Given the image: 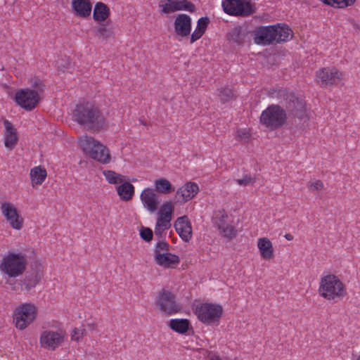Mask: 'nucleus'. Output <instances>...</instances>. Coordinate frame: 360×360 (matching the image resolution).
Returning a JSON list of instances; mask_svg holds the SVG:
<instances>
[{
    "instance_id": "obj_1",
    "label": "nucleus",
    "mask_w": 360,
    "mask_h": 360,
    "mask_svg": "<svg viewBox=\"0 0 360 360\" xmlns=\"http://www.w3.org/2000/svg\"><path fill=\"white\" fill-rule=\"evenodd\" d=\"M72 117L84 129L89 131L98 132L108 127L103 112L93 103L83 102L77 105L72 112Z\"/></svg>"
},
{
    "instance_id": "obj_2",
    "label": "nucleus",
    "mask_w": 360,
    "mask_h": 360,
    "mask_svg": "<svg viewBox=\"0 0 360 360\" xmlns=\"http://www.w3.org/2000/svg\"><path fill=\"white\" fill-rule=\"evenodd\" d=\"M271 96L276 98L285 106L289 116L297 118L300 122L306 123L309 120L305 101L288 91L286 89H272Z\"/></svg>"
},
{
    "instance_id": "obj_3",
    "label": "nucleus",
    "mask_w": 360,
    "mask_h": 360,
    "mask_svg": "<svg viewBox=\"0 0 360 360\" xmlns=\"http://www.w3.org/2000/svg\"><path fill=\"white\" fill-rule=\"evenodd\" d=\"M79 146L91 158L101 164H108L111 156L108 148L90 136L79 137Z\"/></svg>"
},
{
    "instance_id": "obj_4",
    "label": "nucleus",
    "mask_w": 360,
    "mask_h": 360,
    "mask_svg": "<svg viewBox=\"0 0 360 360\" xmlns=\"http://www.w3.org/2000/svg\"><path fill=\"white\" fill-rule=\"evenodd\" d=\"M319 292L325 299L338 301L347 295V290L337 276L329 274L321 278Z\"/></svg>"
},
{
    "instance_id": "obj_5",
    "label": "nucleus",
    "mask_w": 360,
    "mask_h": 360,
    "mask_svg": "<svg viewBox=\"0 0 360 360\" xmlns=\"http://www.w3.org/2000/svg\"><path fill=\"white\" fill-rule=\"evenodd\" d=\"M27 266L25 255L8 252L0 262V271L9 278H16L24 274Z\"/></svg>"
},
{
    "instance_id": "obj_6",
    "label": "nucleus",
    "mask_w": 360,
    "mask_h": 360,
    "mask_svg": "<svg viewBox=\"0 0 360 360\" xmlns=\"http://www.w3.org/2000/svg\"><path fill=\"white\" fill-rule=\"evenodd\" d=\"M287 119L285 110L279 105H271L260 116V122L271 130L282 127Z\"/></svg>"
},
{
    "instance_id": "obj_7",
    "label": "nucleus",
    "mask_w": 360,
    "mask_h": 360,
    "mask_svg": "<svg viewBox=\"0 0 360 360\" xmlns=\"http://www.w3.org/2000/svg\"><path fill=\"white\" fill-rule=\"evenodd\" d=\"M37 307L34 304L26 302L20 304L13 311V322L15 327L23 330L36 319Z\"/></svg>"
},
{
    "instance_id": "obj_8",
    "label": "nucleus",
    "mask_w": 360,
    "mask_h": 360,
    "mask_svg": "<svg viewBox=\"0 0 360 360\" xmlns=\"http://www.w3.org/2000/svg\"><path fill=\"white\" fill-rule=\"evenodd\" d=\"M195 314L199 321L211 325L219 321L223 314V308L217 304L203 303L196 306Z\"/></svg>"
},
{
    "instance_id": "obj_9",
    "label": "nucleus",
    "mask_w": 360,
    "mask_h": 360,
    "mask_svg": "<svg viewBox=\"0 0 360 360\" xmlns=\"http://www.w3.org/2000/svg\"><path fill=\"white\" fill-rule=\"evenodd\" d=\"M44 276V266L39 262H34L30 271L18 281L21 291L30 292L42 280Z\"/></svg>"
},
{
    "instance_id": "obj_10",
    "label": "nucleus",
    "mask_w": 360,
    "mask_h": 360,
    "mask_svg": "<svg viewBox=\"0 0 360 360\" xmlns=\"http://www.w3.org/2000/svg\"><path fill=\"white\" fill-rule=\"evenodd\" d=\"M156 304L159 309L167 315H172L181 311L182 307L176 301V297L171 292L162 290L158 296Z\"/></svg>"
},
{
    "instance_id": "obj_11",
    "label": "nucleus",
    "mask_w": 360,
    "mask_h": 360,
    "mask_svg": "<svg viewBox=\"0 0 360 360\" xmlns=\"http://www.w3.org/2000/svg\"><path fill=\"white\" fill-rule=\"evenodd\" d=\"M40 100L39 93L28 88L20 89L15 94V103L27 111H31L35 108Z\"/></svg>"
},
{
    "instance_id": "obj_12",
    "label": "nucleus",
    "mask_w": 360,
    "mask_h": 360,
    "mask_svg": "<svg viewBox=\"0 0 360 360\" xmlns=\"http://www.w3.org/2000/svg\"><path fill=\"white\" fill-rule=\"evenodd\" d=\"M222 6L225 13L232 15H248L255 12L252 5L244 0H225Z\"/></svg>"
},
{
    "instance_id": "obj_13",
    "label": "nucleus",
    "mask_w": 360,
    "mask_h": 360,
    "mask_svg": "<svg viewBox=\"0 0 360 360\" xmlns=\"http://www.w3.org/2000/svg\"><path fill=\"white\" fill-rule=\"evenodd\" d=\"M65 332L63 330L56 331L46 330L41 333L39 343L41 347L55 350L65 340Z\"/></svg>"
},
{
    "instance_id": "obj_14",
    "label": "nucleus",
    "mask_w": 360,
    "mask_h": 360,
    "mask_svg": "<svg viewBox=\"0 0 360 360\" xmlns=\"http://www.w3.org/2000/svg\"><path fill=\"white\" fill-rule=\"evenodd\" d=\"M0 209L2 214L12 229L20 230L22 228L24 219L13 204L10 202H4L1 205Z\"/></svg>"
},
{
    "instance_id": "obj_15",
    "label": "nucleus",
    "mask_w": 360,
    "mask_h": 360,
    "mask_svg": "<svg viewBox=\"0 0 360 360\" xmlns=\"http://www.w3.org/2000/svg\"><path fill=\"white\" fill-rule=\"evenodd\" d=\"M342 73L335 68H324L316 72L322 85H337L342 80Z\"/></svg>"
},
{
    "instance_id": "obj_16",
    "label": "nucleus",
    "mask_w": 360,
    "mask_h": 360,
    "mask_svg": "<svg viewBox=\"0 0 360 360\" xmlns=\"http://www.w3.org/2000/svg\"><path fill=\"white\" fill-rule=\"evenodd\" d=\"M276 26L262 27L256 30L255 41L258 44H269L276 41Z\"/></svg>"
},
{
    "instance_id": "obj_17",
    "label": "nucleus",
    "mask_w": 360,
    "mask_h": 360,
    "mask_svg": "<svg viewBox=\"0 0 360 360\" xmlns=\"http://www.w3.org/2000/svg\"><path fill=\"white\" fill-rule=\"evenodd\" d=\"M174 31L181 37H188L191 32V18L186 14H179L174 20Z\"/></svg>"
},
{
    "instance_id": "obj_18",
    "label": "nucleus",
    "mask_w": 360,
    "mask_h": 360,
    "mask_svg": "<svg viewBox=\"0 0 360 360\" xmlns=\"http://www.w3.org/2000/svg\"><path fill=\"white\" fill-rule=\"evenodd\" d=\"M199 191L198 186L194 182H188L180 187L176 193L177 202H186L194 198Z\"/></svg>"
},
{
    "instance_id": "obj_19",
    "label": "nucleus",
    "mask_w": 360,
    "mask_h": 360,
    "mask_svg": "<svg viewBox=\"0 0 360 360\" xmlns=\"http://www.w3.org/2000/svg\"><path fill=\"white\" fill-rule=\"evenodd\" d=\"M174 227L184 241H190L192 238V226L187 216L179 217L175 221Z\"/></svg>"
},
{
    "instance_id": "obj_20",
    "label": "nucleus",
    "mask_w": 360,
    "mask_h": 360,
    "mask_svg": "<svg viewBox=\"0 0 360 360\" xmlns=\"http://www.w3.org/2000/svg\"><path fill=\"white\" fill-rule=\"evenodd\" d=\"M140 198L144 207L149 212H154L157 210L159 201L158 196L154 189L150 188H145L141 192Z\"/></svg>"
},
{
    "instance_id": "obj_21",
    "label": "nucleus",
    "mask_w": 360,
    "mask_h": 360,
    "mask_svg": "<svg viewBox=\"0 0 360 360\" xmlns=\"http://www.w3.org/2000/svg\"><path fill=\"white\" fill-rule=\"evenodd\" d=\"M4 124L5 127L4 131V145L9 149H13L17 144L18 141L17 130L13 124L8 120H4Z\"/></svg>"
},
{
    "instance_id": "obj_22",
    "label": "nucleus",
    "mask_w": 360,
    "mask_h": 360,
    "mask_svg": "<svg viewBox=\"0 0 360 360\" xmlns=\"http://www.w3.org/2000/svg\"><path fill=\"white\" fill-rule=\"evenodd\" d=\"M154 259L157 264L164 268H175L180 262L178 255L169 252L158 255L154 257Z\"/></svg>"
},
{
    "instance_id": "obj_23",
    "label": "nucleus",
    "mask_w": 360,
    "mask_h": 360,
    "mask_svg": "<svg viewBox=\"0 0 360 360\" xmlns=\"http://www.w3.org/2000/svg\"><path fill=\"white\" fill-rule=\"evenodd\" d=\"M72 7L76 15L84 18L90 15L92 9L89 0H72Z\"/></svg>"
},
{
    "instance_id": "obj_24",
    "label": "nucleus",
    "mask_w": 360,
    "mask_h": 360,
    "mask_svg": "<svg viewBox=\"0 0 360 360\" xmlns=\"http://www.w3.org/2000/svg\"><path fill=\"white\" fill-rule=\"evenodd\" d=\"M257 248L261 257L264 260H271L274 257V250L272 243L267 238H260L257 241Z\"/></svg>"
},
{
    "instance_id": "obj_25",
    "label": "nucleus",
    "mask_w": 360,
    "mask_h": 360,
    "mask_svg": "<svg viewBox=\"0 0 360 360\" xmlns=\"http://www.w3.org/2000/svg\"><path fill=\"white\" fill-rule=\"evenodd\" d=\"M248 34V32L246 28L242 26H237L231 29L226 34V39L230 42L240 45L245 42Z\"/></svg>"
},
{
    "instance_id": "obj_26",
    "label": "nucleus",
    "mask_w": 360,
    "mask_h": 360,
    "mask_svg": "<svg viewBox=\"0 0 360 360\" xmlns=\"http://www.w3.org/2000/svg\"><path fill=\"white\" fill-rule=\"evenodd\" d=\"M99 25L96 27V35L103 39L105 40L114 36V27L112 25V21L111 20H108L105 22H99Z\"/></svg>"
},
{
    "instance_id": "obj_27",
    "label": "nucleus",
    "mask_w": 360,
    "mask_h": 360,
    "mask_svg": "<svg viewBox=\"0 0 360 360\" xmlns=\"http://www.w3.org/2000/svg\"><path fill=\"white\" fill-rule=\"evenodd\" d=\"M110 15L109 7L103 2H97L93 11V18L96 22H105Z\"/></svg>"
},
{
    "instance_id": "obj_28",
    "label": "nucleus",
    "mask_w": 360,
    "mask_h": 360,
    "mask_svg": "<svg viewBox=\"0 0 360 360\" xmlns=\"http://www.w3.org/2000/svg\"><path fill=\"white\" fill-rule=\"evenodd\" d=\"M32 186L35 187L41 185L46 178L47 172L41 166H37L31 169L30 173Z\"/></svg>"
},
{
    "instance_id": "obj_29",
    "label": "nucleus",
    "mask_w": 360,
    "mask_h": 360,
    "mask_svg": "<svg viewBox=\"0 0 360 360\" xmlns=\"http://www.w3.org/2000/svg\"><path fill=\"white\" fill-rule=\"evenodd\" d=\"M117 191L121 200L129 201L132 199L134 194V186L125 181L117 187Z\"/></svg>"
},
{
    "instance_id": "obj_30",
    "label": "nucleus",
    "mask_w": 360,
    "mask_h": 360,
    "mask_svg": "<svg viewBox=\"0 0 360 360\" xmlns=\"http://www.w3.org/2000/svg\"><path fill=\"white\" fill-rule=\"evenodd\" d=\"M210 23V19L207 17H202L198 19L197 22V27L191 36L190 42L193 44L203 35L205 32L207 27Z\"/></svg>"
},
{
    "instance_id": "obj_31",
    "label": "nucleus",
    "mask_w": 360,
    "mask_h": 360,
    "mask_svg": "<svg viewBox=\"0 0 360 360\" xmlns=\"http://www.w3.org/2000/svg\"><path fill=\"white\" fill-rule=\"evenodd\" d=\"M170 328L179 333H186L189 328L190 322L186 319H171L169 323Z\"/></svg>"
},
{
    "instance_id": "obj_32",
    "label": "nucleus",
    "mask_w": 360,
    "mask_h": 360,
    "mask_svg": "<svg viewBox=\"0 0 360 360\" xmlns=\"http://www.w3.org/2000/svg\"><path fill=\"white\" fill-rule=\"evenodd\" d=\"M155 191L162 194H169L174 191L169 181L165 179H158L154 182Z\"/></svg>"
},
{
    "instance_id": "obj_33",
    "label": "nucleus",
    "mask_w": 360,
    "mask_h": 360,
    "mask_svg": "<svg viewBox=\"0 0 360 360\" xmlns=\"http://www.w3.org/2000/svg\"><path fill=\"white\" fill-rule=\"evenodd\" d=\"M292 37V31L288 25L276 27V42L287 41Z\"/></svg>"
},
{
    "instance_id": "obj_34",
    "label": "nucleus",
    "mask_w": 360,
    "mask_h": 360,
    "mask_svg": "<svg viewBox=\"0 0 360 360\" xmlns=\"http://www.w3.org/2000/svg\"><path fill=\"white\" fill-rule=\"evenodd\" d=\"M103 174L109 184H117L126 181V177L112 170L103 172Z\"/></svg>"
},
{
    "instance_id": "obj_35",
    "label": "nucleus",
    "mask_w": 360,
    "mask_h": 360,
    "mask_svg": "<svg viewBox=\"0 0 360 360\" xmlns=\"http://www.w3.org/2000/svg\"><path fill=\"white\" fill-rule=\"evenodd\" d=\"M174 209V204L171 201H166L160 207L158 211V216L172 219Z\"/></svg>"
},
{
    "instance_id": "obj_36",
    "label": "nucleus",
    "mask_w": 360,
    "mask_h": 360,
    "mask_svg": "<svg viewBox=\"0 0 360 360\" xmlns=\"http://www.w3.org/2000/svg\"><path fill=\"white\" fill-rule=\"evenodd\" d=\"M217 229L219 230L224 237L228 238L229 239L235 238L237 235V231L231 225L225 226L222 224L218 223Z\"/></svg>"
},
{
    "instance_id": "obj_37",
    "label": "nucleus",
    "mask_w": 360,
    "mask_h": 360,
    "mask_svg": "<svg viewBox=\"0 0 360 360\" xmlns=\"http://www.w3.org/2000/svg\"><path fill=\"white\" fill-rule=\"evenodd\" d=\"M159 7L161 8L160 13L164 14H169L177 11L175 0H162Z\"/></svg>"
},
{
    "instance_id": "obj_38",
    "label": "nucleus",
    "mask_w": 360,
    "mask_h": 360,
    "mask_svg": "<svg viewBox=\"0 0 360 360\" xmlns=\"http://www.w3.org/2000/svg\"><path fill=\"white\" fill-rule=\"evenodd\" d=\"M176 10L178 11H187L191 13H194L196 11L195 4L188 0H175Z\"/></svg>"
},
{
    "instance_id": "obj_39",
    "label": "nucleus",
    "mask_w": 360,
    "mask_h": 360,
    "mask_svg": "<svg viewBox=\"0 0 360 360\" xmlns=\"http://www.w3.org/2000/svg\"><path fill=\"white\" fill-rule=\"evenodd\" d=\"M218 96L223 103L228 102L233 99L234 97L233 90L228 87H223L219 89Z\"/></svg>"
},
{
    "instance_id": "obj_40",
    "label": "nucleus",
    "mask_w": 360,
    "mask_h": 360,
    "mask_svg": "<svg viewBox=\"0 0 360 360\" xmlns=\"http://www.w3.org/2000/svg\"><path fill=\"white\" fill-rule=\"evenodd\" d=\"M169 245L165 240H160L157 243L155 250V256L167 252L169 250Z\"/></svg>"
},
{
    "instance_id": "obj_41",
    "label": "nucleus",
    "mask_w": 360,
    "mask_h": 360,
    "mask_svg": "<svg viewBox=\"0 0 360 360\" xmlns=\"http://www.w3.org/2000/svg\"><path fill=\"white\" fill-rule=\"evenodd\" d=\"M86 334V330L83 329H79L77 328H73L71 333V340L79 342L84 335Z\"/></svg>"
},
{
    "instance_id": "obj_42",
    "label": "nucleus",
    "mask_w": 360,
    "mask_h": 360,
    "mask_svg": "<svg viewBox=\"0 0 360 360\" xmlns=\"http://www.w3.org/2000/svg\"><path fill=\"white\" fill-rule=\"evenodd\" d=\"M236 137L238 141L248 142L250 138V134L246 129H238Z\"/></svg>"
},
{
    "instance_id": "obj_43",
    "label": "nucleus",
    "mask_w": 360,
    "mask_h": 360,
    "mask_svg": "<svg viewBox=\"0 0 360 360\" xmlns=\"http://www.w3.org/2000/svg\"><path fill=\"white\" fill-rule=\"evenodd\" d=\"M355 1L356 0H333L329 2V5L337 8H345L353 4Z\"/></svg>"
},
{
    "instance_id": "obj_44",
    "label": "nucleus",
    "mask_w": 360,
    "mask_h": 360,
    "mask_svg": "<svg viewBox=\"0 0 360 360\" xmlns=\"http://www.w3.org/2000/svg\"><path fill=\"white\" fill-rule=\"evenodd\" d=\"M171 219L164 218L163 217L158 216L156 226L167 230L171 226Z\"/></svg>"
},
{
    "instance_id": "obj_45",
    "label": "nucleus",
    "mask_w": 360,
    "mask_h": 360,
    "mask_svg": "<svg viewBox=\"0 0 360 360\" xmlns=\"http://www.w3.org/2000/svg\"><path fill=\"white\" fill-rule=\"evenodd\" d=\"M153 231L150 228L143 227L140 231L141 238L146 242H150L153 239Z\"/></svg>"
},
{
    "instance_id": "obj_46",
    "label": "nucleus",
    "mask_w": 360,
    "mask_h": 360,
    "mask_svg": "<svg viewBox=\"0 0 360 360\" xmlns=\"http://www.w3.org/2000/svg\"><path fill=\"white\" fill-rule=\"evenodd\" d=\"M31 85L32 87L35 89L34 90L37 91L39 94V92H43L45 87V85L44 84L42 81L38 78L32 79Z\"/></svg>"
},
{
    "instance_id": "obj_47",
    "label": "nucleus",
    "mask_w": 360,
    "mask_h": 360,
    "mask_svg": "<svg viewBox=\"0 0 360 360\" xmlns=\"http://www.w3.org/2000/svg\"><path fill=\"white\" fill-rule=\"evenodd\" d=\"M255 181V178L249 175H245L242 179H236V182L240 186H247L250 184H253Z\"/></svg>"
},
{
    "instance_id": "obj_48",
    "label": "nucleus",
    "mask_w": 360,
    "mask_h": 360,
    "mask_svg": "<svg viewBox=\"0 0 360 360\" xmlns=\"http://www.w3.org/2000/svg\"><path fill=\"white\" fill-rule=\"evenodd\" d=\"M307 186L311 191H319L323 188V183L321 180H316L309 182Z\"/></svg>"
},
{
    "instance_id": "obj_49",
    "label": "nucleus",
    "mask_w": 360,
    "mask_h": 360,
    "mask_svg": "<svg viewBox=\"0 0 360 360\" xmlns=\"http://www.w3.org/2000/svg\"><path fill=\"white\" fill-rule=\"evenodd\" d=\"M221 213V215L218 217V221H217V224L218 223H220V224H222L223 225H225V223H224V219L226 218H227V214L225 213L224 211H223V212L221 213V212H219Z\"/></svg>"
},
{
    "instance_id": "obj_50",
    "label": "nucleus",
    "mask_w": 360,
    "mask_h": 360,
    "mask_svg": "<svg viewBox=\"0 0 360 360\" xmlns=\"http://www.w3.org/2000/svg\"><path fill=\"white\" fill-rule=\"evenodd\" d=\"M166 229H163V228H160V226H157L155 225V234L156 236H158V237H162V233L163 232L165 231Z\"/></svg>"
},
{
    "instance_id": "obj_51",
    "label": "nucleus",
    "mask_w": 360,
    "mask_h": 360,
    "mask_svg": "<svg viewBox=\"0 0 360 360\" xmlns=\"http://www.w3.org/2000/svg\"><path fill=\"white\" fill-rule=\"evenodd\" d=\"M207 360H221V359L216 354H212L208 356Z\"/></svg>"
},
{
    "instance_id": "obj_52",
    "label": "nucleus",
    "mask_w": 360,
    "mask_h": 360,
    "mask_svg": "<svg viewBox=\"0 0 360 360\" xmlns=\"http://www.w3.org/2000/svg\"><path fill=\"white\" fill-rule=\"evenodd\" d=\"M285 238L288 240H292L293 239V236L292 235H291L290 233H286L285 235Z\"/></svg>"
},
{
    "instance_id": "obj_53",
    "label": "nucleus",
    "mask_w": 360,
    "mask_h": 360,
    "mask_svg": "<svg viewBox=\"0 0 360 360\" xmlns=\"http://www.w3.org/2000/svg\"><path fill=\"white\" fill-rule=\"evenodd\" d=\"M88 326L89 328H91L92 330H95L96 329V324L94 323H89L88 324Z\"/></svg>"
},
{
    "instance_id": "obj_54",
    "label": "nucleus",
    "mask_w": 360,
    "mask_h": 360,
    "mask_svg": "<svg viewBox=\"0 0 360 360\" xmlns=\"http://www.w3.org/2000/svg\"><path fill=\"white\" fill-rule=\"evenodd\" d=\"M321 1H322L325 4H327V5L330 4V3H329V2H328V0H321Z\"/></svg>"
},
{
    "instance_id": "obj_55",
    "label": "nucleus",
    "mask_w": 360,
    "mask_h": 360,
    "mask_svg": "<svg viewBox=\"0 0 360 360\" xmlns=\"http://www.w3.org/2000/svg\"><path fill=\"white\" fill-rule=\"evenodd\" d=\"M6 283H8V284H9V285H13V282H12L11 281H8L6 282Z\"/></svg>"
},
{
    "instance_id": "obj_56",
    "label": "nucleus",
    "mask_w": 360,
    "mask_h": 360,
    "mask_svg": "<svg viewBox=\"0 0 360 360\" xmlns=\"http://www.w3.org/2000/svg\"><path fill=\"white\" fill-rule=\"evenodd\" d=\"M141 124H142L143 125H146V122H144L143 121H141Z\"/></svg>"
},
{
    "instance_id": "obj_57",
    "label": "nucleus",
    "mask_w": 360,
    "mask_h": 360,
    "mask_svg": "<svg viewBox=\"0 0 360 360\" xmlns=\"http://www.w3.org/2000/svg\"><path fill=\"white\" fill-rule=\"evenodd\" d=\"M356 360H360V355L358 356V358Z\"/></svg>"
},
{
    "instance_id": "obj_58",
    "label": "nucleus",
    "mask_w": 360,
    "mask_h": 360,
    "mask_svg": "<svg viewBox=\"0 0 360 360\" xmlns=\"http://www.w3.org/2000/svg\"><path fill=\"white\" fill-rule=\"evenodd\" d=\"M333 0H328V2H330V1H333Z\"/></svg>"
}]
</instances>
